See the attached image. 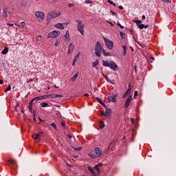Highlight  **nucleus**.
<instances>
[{
  "mask_svg": "<svg viewBox=\"0 0 176 176\" xmlns=\"http://www.w3.org/2000/svg\"><path fill=\"white\" fill-rule=\"evenodd\" d=\"M102 50V47H101V43L100 41H97L95 45V54L97 57H101V52Z\"/></svg>",
  "mask_w": 176,
  "mask_h": 176,
  "instance_id": "obj_1",
  "label": "nucleus"
},
{
  "mask_svg": "<svg viewBox=\"0 0 176 176\" xmlns=\"http://www.w3.org/2000/svg\"><path fill=\"white\" fill-rule=\"evenodd\" d=\"M76 23H78V31L80 32L81 35H85V24L82 23L81 20L76 21Z\"/></svg>",
  "mask_w": 176,
  "mask_h": 176,
  "instance_id": "obj_2",
  "label": "nucleus"
},
{
  "mask_svg": "<svg viewBox=\"0 0 176 176\" xmlns=\"http://www.w3.org/2000/svg\"><path fill=\"white\" fill-rule=\"evenodd\" d=\"M60 34H61V32L58 30H53L52 32L48 33L47 39H49L50 38H58V36H60Z\"/></svg>",
  "mask_w": 176,
  "mask_h": 176,
  "instance_id": "obj_3",
  "label": "nucleus"
},
{
  "mask_svg": "<svg viewBox=\"0 0 176 176\" xmlns=\"http://www.w3.org/2000/svg\"><path fill=\"white\" fill-rule=\"evenodd\" d=\"M103 39L107 49H109V50H112V49H113V42L105 37H103Z\"/></svg>",
  "mask_w": 176,
  "mask_h": 176,
  "instance_id": "obj_4",
  "label": "nucleus"
},
{
  "mask_svg": "<svg viewBox=\"0 0 176 176\" xmlns=\"http://www.w3.org/2000/svg\"><path fill=\"white\" fill-rule=\"evenodd\" d=\"M35 16L38 19H40L38 20V21H40V23H42V21H43V20H45V13H43V12H41V11L36 12Z\"/></svg>",
  "mask_w": 176,
  "mask_h": 176,
  "instance_id": "obj_5",
  "label": "nucleus"
},
{
  "mask_svg": "<svg viewBox=\"0 0 176 176\" xmlns=\"http://www.w3.org/2000/svg\"><path fill=\"white\" fill-rule=\"evenodd\" d=\"M131 101H133V96L130 95L124 103L125 109H129V107H130V104H131Z\"/></svg>",
  "mask_w": 176,
  "mask_h": 176,
  "instance_id": "obj_6",
  "label": "nucleus"
},
{
  "mask_svg": "<svg viewBox=\"0 0 176 176\" xmlns=\"http://www.w3.org/2000/svg\"><path fill=\"white\" fill-rule=\"evenodd\" d=\"M109 67L110 69H112L113 71H118V69H119L116 63H115L113 60L110 61V65H109Z\"/></svg>",
  "mask_w": 176,
  "mask_h": 176,
  "instance_id": "obj_7",
  "label": "nucleus"
},
{
  "mask_svg": "<svg viewBox=\"0 0 176 176\" xmlns=\"http://www.w3.org/2000/svg\"><path fill=\"white\" fill-rule=\"evenodd\" d=\"M131 93V82H129L127 90L122 95V98H126V97H127L129 94H130Z\"/></svg>",
  "mask_w": 176,
  "mask_h": 176,
  "instance_id": "obj_8",
  "label": "nucleus"
},
{
  "mask_svg": "<svg viewBox=\"0 0 176 176\" xmlns=\"http://www.w3.org/2000/svg\"><path fill=\"white\" fill-rule=\"evenodd\" d=\"M94 151L96 157H101V156H102V151L100 147H96Z\"/></svg>",
  "mask_w": 176,
  "mask_h": 176,
  "instance_id": "obj_9",
  "label": "nucleus"
},
{
  "mask_svg": "<svg viewBox=\"0 0 176 176\" xmlns=\"http://www.w3.org/2000/svg\"><path fill=\"white\" fill-rule=\"evenodd\" d=\"M104 108L106 109V111H105L106 118H107L109 120H111V116H112V110L111 109H108L107 106Z\"/></svg>",
  "mask_w": 176,
  "mask_h": 176,
  "instance_id": "obj_10",
  "label": "nucleus"
},
{
  "mask_svg": "<svg viewBox=\"0 0 176 176\" xmlns=\"http://www.w3.org/2000/svg\"><path fill=\"white\" fill-rule=\"evenodd\" d=\"M48 13H49V16H51L52 18L53 19H56V17H58V16H61V12L58 13L56 11H52Z\"/></svg>",
  "mask_w": 176,
  "mask_h": 176,
  "instance_id": "obj_11",
  "label": "nucleus"
},
{
  "mask_svg": "<svg viewBox=\"0 0 176 176\" xmlns=\"http://www.w3.org/2000/svg\"><path fill=\"white\" fill-rule=\"evenodd\" d=\"M115 146H116V142L115 140H113L109 143L107 151L109 149H112V151H113V149H115Z\"/></svg>",
  "mask_w": 176,
  "mask_h": 176,
  "instance_id": "obj_12",
  "label": "nucleus"
},
{
  "mask_svg": "<svg viewBox=\"0 0 176 176\" xmlns=\"http://www.w3.org/2000/svg\"><path fill=\"white\" fill-rule=\"evenodd\" d=\"M102 76H103V78H104L107 82H108V83H111V85H115V82L112 81L111 79H109L108 76L105 75L104 74H102Z\"/></svg>",
  "mask_w": 176,
  "mask_h": 176,
  "instance_id": "obj_13",
  "label": "nucleus"
},
{
  "mask_svg": "<svg viewBox=\"0 0 176 176\" xmlns=\"http://www.w3.org/2000/svg\"><path fill=\"white\" fill-rule=\"evenodd\" d=\"M74 49H75V45H74V43H71L68 47V54H71V53H72V50H74Z\"/></svg>",
  "mask_w": 176,
  "mask_h": 176,
  "instance_id": "obj_14",
  "label": "nucleus"
},
{
  "mask_svg": "<svg viewBox=\"0 0 176 176\" xmlns=\"http://www.w3.org/2000/svg\"><path fill=\"white\" fill-rule=\"evenodd\" d=\"M56 28H58V30H64L65 28V26L63 25V23H58L54 25Z\"/></svg>",
  "mask_w": 176,
  "mask_h": 176,
  "instance_id": "obj_15",
  "label": "nucleus"
},
{
  "mask_svg": "<svg viewBox=\"0 0 176 176\" xmlns=\"http://www.w3.org/2000/svg\"><path fill=\"white\" fill-rule=\"evenodd\" d=\"M96 101H98V102H99V104H100V105H102V107H104V108H107V105L105 104V103H104L101 98L96 97Z\"/></svg>",
  "mask_w": 176,
  "mask_h": 176,
  "instance_id": "obj_16",
  "label": "nucleus"
},
{
  "mask_svg": "<svg viewBox=\"0 0 176 176\" xmlns=\"http://www.w3.org/2000/svg\"><path fill=\"white\" fill-rule=\"evenodd\" d=\"M108 102H114V104H116V101H118V100L116 98H115L113 96H108Z\"/></svg>",
  "mask_w": 176,
  "mask_h": 176,
  "instance_id": "obj_17",
  "label": "nucleus"
},
{
  "mask_svg": "<svg viewBox=\"0 0 176 176\" xmlns=\"http://www.w3.org/2000/svg\"><path fill=\"white\" fill-rule=\"evenodd\" d=\"M100 64V60L98 59H96L95 62L92 63V67L94 68H96V69H98V67H97V65Z\"/></svg>",
  "mask_w": 176,
  "mask_h": 176,
  "instance_id": "obj_18",
  "label": "nucleus"
},
{
  "mask_svg": "<svg viewBox=\"0 0 176 176\" xmlns=\"http://www.w3.org/2000/svg\"><path fill=\"white\" fill-rule=\"evenodd\" d=\"M80 54V52H78V54L77 55H76L73 63H72V66L74 67L75 65V64H76V61H78V58H79V56Z\"/></svg>",
  "mask_w": 176,
  "mask_h": 176,
  "instance_id": "obj_19",
  "label": "nucleus"
},
{
  "mask_svg": "<svg viewBox=\"0 0 176 176\" xmlns=\"http://www.w3.org/2000/svg\"><path fill=\"white\" fill-rule=\"evenodd\" d=\"M87 170L88 171L91 172L93 176H97V174L96 173V172H94V170H93V168H91V166H88Z\"/></svg>",
  "mask_w": 176,
  "mask_h": 176,
  "instance_id": "obj_20",
  "label": "nucleus"
},
{
  "mask_svg": "<svg viewBox=\"0 0 176 176\" xmlns=\"http://www.w3.org/2000/svg\"><path fill=\"white\" fill-rule=\"evenodd\" d=\"M52 16L49 15V12L47 13V19H46V24L47 25H49V24H50V21L52 20Z\"/></svg>",
  "mask_w": 176,
  "mask_h": 176,
  "instance_id": "obj_21",
  "label": "nucleus"
},
{
  "mask_svg": "<svg viewBox=\"0 0 176 176\" xmlns=\"http://www.w3.org/2000/svg\"><path fill=\"white\" fill-rule=\"evenodd\" d=\"M2 16L3 17H6V19L8 17V9L3 8Z\"/></svg>",
  "mask_w": 176,
  "mask_h": 176,
  "instance_id": "obj_22",
  "label": "nucleus"
},
{
  "mask_svg": "<svg viewBox=\"0 0 176 176\" xmlns=\"http://www.w3.org/2000/svg\"><path fill=\"white\" fill-rule=\"evenodd\" d=\"M71 148H72V149H74V151H76V152H80V150L83 148V147H82V146L75 148V147H74V146H71Z\"/></svg>",
  "mask_w": 176,
  "mask_h": 176,
  "instance_id": "obj_23",
  "label": "nucleus"
},
{
  "mask_svg": "<svg viewBox=\"0 0 176 176\" xmlns=\"http://www.w3.org/2000/svg\"><path fill=\"white\" fill-rule=\"evenodd\" d=\"M103 67H109L110 62L109 60H102Z\"/></svg>",
  "mask_w": 176,
  "mask_h": 176,
  "instance_id": "obj_24",
  "label": "nucleus"
},
{
  "mask_svg": "<svg viewBox=\"0 0 176 176\" xmlns=\"http://www.w3.org/2000/svg\"><path fill=\"white\" fill-rule=\"evenodd\" d=\"M78 76H79V72H77L74 76L71 78L72 82H75V80H76V78H78Z\"/></svg>",
  "mask_w": 176,
  "mask_h": 176,
  "instance_id": "obj_25",
  "label": "nucleus"
},
{
  "mask_svg": "<svg viewBox=\"0 0 176 176\" xmlns=\"http://www.w3.org/2000/svg\"><path fill=\"white\" fill-rule=\"evenodd\" d=\"M102 52L103 56H104V57H107L108 56H111V53L110 52H106L105 50H104V48L102 49Z\"/></svg>",
  "mask_w": 176,
  "mask_h": 176,
  "instance_id": "obj_26",
  "label": "nucleus"
},
{
  "mask_svg": "<svg viewBox=\"0 0 176 176\" xmlns=\"http://www.w3.org/2000/svg\"><path fill=\"white\" fill-rule=\"evenodd\" d=\"M99 127H100V129H104V127H105V123H104V121L100 120V121L99 122Z\"/></svg>",
  "mask_w": 176,
  "mask_h": 176,
  "instance_id": "obj_27",
  "label": "nucleus"
},
{
  "mask_svg": "<svg viewBox=\"0 0 176 176\" xmlns=\"http://www.w3.org/2000/svg\"><path fill=\"white\" fill-rule=\"evenodd\" d=\"M8 52H9V48L8 47H5L1 52V54H8Z\"/></svg>",
  "mask_w": 176,
  "mask_h": 176,
  "instance_id": "obj_28",
  "label": "nucleus"
},
{
  "mask_svg": "<svg viewBox=\"0 0 176 176\" xmlns=\"http://www.w3.org/2000/svg\"><path fill=\"white\" fill-rule=\"evenodd\" d=\"M133 22L135 23L138 27H139L142 24V21L138 19V20L133 21Z\"/></svg>",
  "mask_w": 176,
  "mask_h": 176,
  "instance_id": "obj_29",
  "label": "nucleus"
},
{
  "mask_svg": "<svg viewBox=\"0 0 176 176\" xmlns=\"http://www.w3.org/2000/svg\"><path fill=\"white\" fill-rule=\"evenodd\" d=\"M40 105L41 106V108H46V107H49V103H47V102H41L40 104Z\"/></svg>",
  "mask_w": 176,
  "mask_h": 176,
  "instance_id": "obj_30",
  "label": "nucleus"
},
{
  "mask_svg": "<svg viewBox=\"0 0 176 176\" xmlns=\"http://www.w3.org/2000/svg\"><path fill=\"white\" fill-rule=\"evenodd\" d=\"M41 100H47V98H50V94L41 96Z\"/></svg>",
  "mask_w": 176,
  "mask_h": 176,
  "instance_id": "obj_31",
  "label": "nucleus"
},
{
  "mask_svg": "<svg viewBox=\"0 0 176 176\" xmlns=\"http://www.w3.org/2000/svg\"><path fill=\"white\" fill-rule=\"evenodd\" d=\"M20 3H21L22 8H25L27 6V1L22 0V1H21Z\"/></svg>",
  "mask_w": 176,
  "mask_h": 176,
  "instance_id": "obj_32",
  "label": "nucleus"
},
{
  "mask_svg": "<svg viewBox=\"0 0 176 176\" xmlns=\"http://www.w3.org/2000/svg\"><path fill=\"white\" fill-rule=\"evenodd\" d=\"M8 162L10 163L11 164H15L16 166H17V162H16L12 158L9 160Z\"/></svg>",
  "mask_w": 176,
  "mask_h": 176,
  "instance_id": "obj_33",
  "label": "nucleus"
},
{
  "mask_svg": "<svg viewBox=\"0 0 176 176\" xmlns=\"http://www.w3.org/2000/svg\"><path fill=\"white\" fill-rule=\"evenodd\" d=\"M55 112H56V115L58 118V119H61L63 116H61V113H60V111L55 110Z\"/></svg>",
  "mask_w": 176,
  "mask_h": 176,
  "instance_id": "obj_34",
  "label": "nucleus"
},
{
  "mask_svg": "<svg viewBox=\"0 0 176 176\" xmlns=\"http://www.w3.org/2000/svg\"><path fill=\"white\" fill-rule=\"evenodd\" d=\"M63 36L66 39H68V38H69V30H67L65 34Z\"/></svg>",
  "mask_w": 176,
  "mask_h": 176,
  "instance_id": "obj_35",
  "label": "nucleus"
},
{
  "mask_svg": "<svg viewBox=\"0 0 176 176\" xmlns=\"http://www.w3.org/2000/svg\"><path fill=\"white\" fill-rule=\"evenodd\" d=\"M120 36H121V38L122 39H125L126 38V34H124L123 32H120Z\"/></svg>",
  "mask_w": 176,
  "mask_h": 176,
  "instance_id": "obj_36",
  "label": "nucleus"
},
{
  "mask_svg": "<svg viewBox=\"0 0 176 176\" xmlns=\"http://www.w3.org/2000/svg\"><path fill=\"white\" fill-rule=\"evenodd\" d=\"M94 168L98 172V174H101V170L100 169V168L97 165H96L94 166Z\"/></svg>",
  "mask_w": 176,
  "mask_h": 176,
  "instance_id": "obj_37",
  "label": "nucleus"
},
{
  "mask_svg": "<svg viewBox=\"0 0 176 176\" xmlns=\"http://www.w3.org/2000/svg\"><path fill=\"white\" fill-rule=\"evenodd\" d=\"M50 126H51L52 127H53V129H54V130H56V131H57V125H56V123L52 122V123L50 124Z\"/></svg>",
  "mask_w": 176,
  "mask_h": 176,
  "instance_id": "obj_38",
  "label": "nucleus"
},
{
  "mask_svg": "<svg viewBox=\"0 0 176 176\" xmlns=\"http://www.w3.org/2000/svg\"><path fill=\"white\" fill-rule=\"evenodd\" d=\"M100 115L102 116H104V118H107V114L105 113V111H104L103 110L99 111Z\"/></svg>",
  "mask_w": 176,
  "mask_h": 176,
  "instance_id": "obj_39",
  "label": "nucleus"
},
{
  "mask_svg": "<svg viewBox=\"0 0 176 176\" xmlns=\"http://www.w3.org/2000/svg\"><path fill=\"white\" fill-rule=\"evenodd\" d=\"M88 156H89L90 157H91L92 159H96V157H97V155H96V154H93V153H89L88 155Z\"/></svg>",
  "mask_w": 176,
  "mask_h": 176,
  "instance_id": "obj_40",
  "label": "nucleus"
},
{
  "mask_svg": "<svg viewBox=\"0 0 176 176\" xmlns=\"http://www.w3.org/2000/svg\"><path fill=\"white\" fill-rule=\"evenodd\" d=\"M32 138H34V140H41V138H38V135H36V133H34L32 135Z\"/></svg>",
  "mask_w": 176,
  "mask_h": 176,
  "instance_id": "obj_41",
  "label": "nucleus"
},
{
  "mask_svg": "<svg viewBox=\"0 0 176 176\" xmlns=\"http://www.w3.org/2000/svg\"><path fill=\"white\" fill-rule=\"evenodd\" d=\"M138 27L140 28V30H144L145 25L144 23H140V25H139Z\"/></svg>",
  "mask_w": 176,
  "mask_h": 176,
  "instance_id": "obj_42",
  "label": "nucleus"
},
{
  "mask_svg": "<svg viewBox=\"0 0 176 176\" xmlns=\"http://www.w3.org/2000/svg\"><path fill=\"white\" fill-rule=\"evenodd\" d=\"M20 28H23V27H25V22H21L19 25Z\"/></svg>",
  "mask_w": 176,
  "mask_h": 176,
  "instance_id": "obj_43",
  "label": "nucleus"
},
{
  "mask_svg": "<svg viewBox=\"0 0 176 176\" xmlns=\"http://www.w3.org/2000/svg\"><path fill=\"white\" fill-rule=\"evenodd\" d=\"M34 101H39V100H42L41 96H38L34 98H33Z\"/></svg>",
  "mask_w": 176,
  "mask_h": 176,
  "instance_id": "obj_44",
  "label": "nucleus"
},
{
  "mask_svg": "<svg viewBox=\"0 0 176 176\" xmlns=\"http://www.w3.org/2000/svg\"><path fill=\"white\" fill-rule=\"evenodd\" d=\"M33 105H34V100H30V102H29V107L32 108Z\"/></svg>",
  "mask_w": 176,
  "mask_h": 176,
  "instance_id": "obj_45",
  "label": "nucleus"
},
{
  "mask_svg": "<svg viewBox=\"0 0 176 176\" xmlns=\"http://www.w3.org/2000/svg\"><path fill=\"white\" fill-rule=\"evenodd\" d=\"M161 1L164 3H171V0H161Z\"/></svg>",
  "mask_w": 176,
  "mask_h": 176,
  "instance_id": "obj_46",
  "label": "nucleus"
},
{
  "mask_svg": "<svg viewBox=\"0 0 176 176\" xmlns=\"http://www.w3.org/2000/svg\"><path fill=\"white\" fill-rule=\"evenodd\" d=\"M56 96L57 94H50V98H56Z\"/></svg>",
  "mask_w": 176,
  "mask_h": 176,
  "instance_id": "obj_47",
  "label": "nucleus"
},
{
  "mask_svg": "<svg viewBox=\"0 0 176 176\" xmlns=\"http://www.w3.org/2000/svg\"><path fill=\"white\" fill-rule=\"evenodd\" d=\"M117 25H118V27H120V28H121V30H123L124 28V26L122 25V24H120V23H118Z\"/></svg>",
  "mask_w": 176,
  "mask_h": 176,
  "instance_id": "obj_48",
  "label": "nucleus"
},
{
  "mask_svg": "<svg viewBox=\"0 0 176 176\" xmlns=\"http://www.w3.org/2000/svg\"><path fill=\"white\" fill-rule=\"evenodd\" d=\"M110 13H111V14H113V16H118V13L113 12V10H110Z\"/></svg>",
  "mask_w": 176,
  "mask_h": 176,
  "instance_id": "obj_49",
  "label": "nucleus"
},
{
  "mask_svg": "<svg viewBox=\"0 0 176 176\" xmlns=\"http://www.w3.org/2000/svg\"><path fill=\"white\" fill-rule=\"evenodd\" d=\"M10 90H12V87L10 85H8L5 91H10Z\"/></svg>",
  "mask_w": 176,
  "mask_h": 176,
  "instance_id": "obj_50",
  "label": "nucleus"
},
{
  "mask_svg": "<svg viewBox=\"0 0 176 176\" xmlns=\"http://www.w3.org/2000/svg\"><path fill=\"white\" fill-rule=\"evenodd\" d=\"M138 96V91H135L134 92V96H133V98H137V96Z\"/></svg>",
  "mask_w": 176,
  "mask_h": 176,
  "instance_id": "obj_51",
  "label": "nucleus"
},
{
  "mask_svg": "<svg viewBox=\"0 0 176 176\" xmlns=\"http://www.w3.org/2000/svg\"><path fill=\"white\" fill-rule=\"evenodd\" d=\"M41 134H45V132H44V131H41V132H40V133H36V135L38 138H40V136H41Z\"/></svg>",
  "mask_w": 176,
  "mask_h": 176,
  "instance_id": "obj_52",
  "label": "nucleus"
},
{
  "mask_svg": "<svg viewBox=\"0 0 176 176\" xmlns=\"http://www.w3.org/2000/svg\"><path fill=\"white\" fill-rule=\"evenodd\" d=\"M61 126L65 129V121H61Z\"/></svg>",
  "mask_w": 176,
  "mask_h": 176,
  "instance_id": "obj_53",
  "label": "nucleus"
},
{
  "mask_svg": "<svg viewBox=\"0 0 176 176\" xmlns=\"http://www.w3.org/2000/svg\"><path fill=\"white\" fill-rule=\"evenodd\" d=\"M60 45V41H56L55 43L54 44V46H58Z\"/></svg>",
  "mask_w": 176,
  "mask_h": 176,
  "instance_id": "obj_54",
  "label": "nucleus"
},
{
  "mask_svg": "<svg viewBox=\"0 0 176 176\" xmlns=\"http://www.w3.org/2000/svg\"><path fill=\"white\" fill-rule=\"evenodd\" d=\"M106 23H107V24H110L111 27H113V23H112V22L109 21H107Z\"/></svg>",
  "mask_w": 176,
  "mask_h": 176,
  "instance_id": "obj_55",
  "label": "nucleus"
},
{
  "mask_svg": "<svg viewBox=\"0 0 176 176\" xmlns=\"http://www.w3.org/2000/svg\"><path fill=\"white\" fill-rule=\"evenodd\" d=\"M33 120L36 122V118L35 117V111L33 112Z\"/></svg>",
  "mask_w": 176,
  "mask_h": 176,
  "instance_id": "obj_56",
  "label": "nucleus"
},
{
  "mask_svg": "<svg viewBox=\"0 0 176 176\" xmlns=\"http://www.w3.org/2000/svg\"><path fill=\"white\" fill-rule=\"evenodd\" d=\"M104 164H102V163H98V164H96V166H98V167H102V166H103Z\"/></svg>",
  "mask_w": 176,
  "mask_h": 176,
  "instance_id": "obj_57",
  "label": "nucleus"
},
{
  "mask_svg": "<svg viewBox=\"0 0 176 176\" xmlns=\"http://www.w3.org/2000/svg\"><path fill=\"white\" fill-rule=\"evenodd\" d=\"M85 3H93V1H91L90 0H87L85 1Z\"/></svg>",
  "mask_w": 176,
  "mask_h": 176,
  "instance_id": "obj_58",
  "label": "nucleus"
},
{
  "mask_svg": "<svg viewBox=\"0 0 176 176\" xmlns=\"http://www.w3.org/2000/svg\"><path fill=\"white\" fill-rule=\"evenodd\" d=\"M123 51L127 50V47L126 45H122Z\"/></svg>",
  "mask_w": 176,
  "mask_h": 176,
  "instance_id": "obj_59",
  "label": "nucleus"
},
{
  "mask_svg": "<svg viewBox=\"0 0 176 176\" xmlns=\"http://www.w3.org/2000/svg\"><path fill=\"white\" fill-rule=\"evenodd\" d=\"M73 6H75V4H74V3H69L68 4V8H72Z\"/></svg>",
  "mask_w": 176,
  "mask_h": 176,
  "instance_id": "obj_60",
  "label": "nucleus"
},
{
  "mask_svg": "<svg viewBox=\"0 0 176 176\" xmlns=\"http://www.w3.org/2000/svg\"><path fill=\"white\" fill-rule=\"evenodd\" d=\"M29 109V112H30L31 113H34V111H32V107H28Z\"/></svg>",
  "mask_w": 176,
  "mask_h": 176,
  "instance_id": "obj_61",
  "label": "nucleus"
},
{
  "mask_svg": "<svg viewBox=\"0 0 176 176\" xmlns=\"http://www.w3.org/2000/svg\"><path fill=\"white\" fill-rule=\"evenodd\" d=\"M33 80H34V78H30V79H29V80L26 82V83H30V82H32Z\"/></svg>",
  "mask_w": 176,
  "mask_h": 176,
  "instance_id": "obj_62",
  "label": "nucleus"
},
{
  "mask_svg": "<svg viewBox=\"0 0 176 176\" xmlns=\"http://www.w3.org/2000/svg\"><path fill=\"white\" fill-rule=\"evenodd\" d=\"M112 96L114 98H118V94H116L113 95V94H112Z\"/></svg>",
  "mask_w": 176,
  "mask_h": 176,
  "instance_id": "obj_63",
  "label": "nucleus"
},
{
  "mask_svg": "<svg viewBox=\"0 0 176 176\" xmlns=\"http://www.w3.org/2000/svg\"><path fill=\"white\" fill-rule=\"evenodd\" d=\"M61 97H63V95L56 94V98H61Z\"/></svg>",
  "mask_w": 176,
  "mask_h": 176,
  "instance_id": "obj_64",
  "label": "nucleus"
}]
</instances>
